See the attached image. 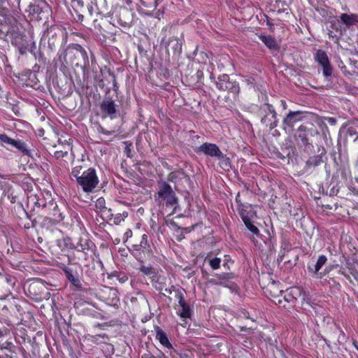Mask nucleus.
<instances>
[{"label": "nucleus", "instance_id": "1", "mask_svg": "<svg viewBox=\"0 0 358 358\" xmlns=\"http://www.w3.org/2000/svg\"><path fill=\"white\" fill-rule=\"evenodd\" d=\"M61 62L66 65L82 66L89 65V58L86 50L78 44H71L59 55Z\"/></svg>", "mask_w": 358, "mask_h": 358}, {"label": "nucleus", "instance_id": "2", "mask_svg": "<svg viewBox=\"0 0 358 358\" xmlns=\"http://www.w3.org/2000/svg\"><path fill=\"white\" fill-rule=\"evenodd\" d=\"M27 208L36 213L47 212L48 208H55L56 202L52 198L51 194L48 192L43 194L31 193L27 196Z\"/></svg>", "mask_w": 358, "mask_h": 358}, {"label": "nucleus", "instance_id": "3", "mask_svg": "<svg viewBox=\"0 0 358 358\" xmlns=\"http://www.w3.org/2000/svg\"><path fill=\"white\" fill-rule=\"evenodd\" d=\"M99 182L96 171L94 168H88L82 172V176L78 178V185L85 193H91Z\"/></svg>", "mask_w": 358, "mask_h": 358}, {"label": "nucleus", "instance_id": "4", "mask_svg": "<svg viewBox=\"0 0 358 358\" xmlns=\"http://www.w3.org/2000/svg\"><path fill=\"white\" fill-rule=\"evenodd\" d=\"M157 185V194L158 197L165 201L166 206H176L178 203V199L171 185L163 180L159 181Z\"/></svg>", "mask_w": 358, "mask_h": 358}, {"label": "nucleus", "instance_id": "5", "mask_svg": "<svg viewBox=\"0 0 358 358\" xmlns=\"http://www.w3.org/2000/svg\"><path fill=\"white\" fill-rule=\"evenodd\" d=\"M0 145L7 150H10V148L6 145H10L24 155H30V151L24 141L19 138H12L5 134H0Z\"/></svg>", "mask_w": 358, "mask_h": 358}, {"label": "nucleus", "instance_id": "6", "mask_svg": "<svg viewBox=\"0 0 358 358\" xmlns=\"http://www.w3.org/2000/svg\"><path fill=\"white\" fill-rule=\"evenodd\" d=\"M216 86L220 90L228 91L235 95L238 94L240 91L238 83L230 80L227 74H222L217 78Z\"/></svg>", "mask_w": 358, "mask_h": 358}, {"label": "nucleus", "instance_id": "7", "mask_svg": "<svg viewBox=\"0 0 358 358\" xmlns=\"http://www.w3.org/2000/svg\"><path fill=\"white\" fill-rule=\"evenodd\" d=\"M197 154H203L211 157H216L218 159H223L225 155L222 153L219 147L214 143H204L195 149Z\"/></svg>", "mask_w": 358, "mask_h": 358}, {"label": "nucleus", "instance_id": "8", "mask_svg": "<svg viewBox=\"0 0 358 358\" xmlns=\"http://www.w3.org/2000/svg\"><path fill=\"white\" fill-rule=\"evenodd\" d=\"M315 59L322 67L324 76L327 78L330 77L333 69L327 53L322 50H318L315 55Z\"/></svg>", "mask_w": 358, "mask_h": 358}, {"label": "nucleus", "instance_id": "9", "mask_svg": "<svg viewBox=\"0 0 358 358\" xmlns=\"http://www.w3.org/2000/svg\"><path fill=\"white\" fill-rule=\"evenodd\" d=\"M100 108L105 117H109L111 120L116 117L117 105L111 99L103 100L100 104Z\"/></svg>", "mask_w": 358, "mask_h": 358}, {"label": "nucleus", "instance_id": "10", "mask_svg": "<svg viewBox=\"0 0 358 358\" xmlns=\"http://www.w3.org/2000/svg\"><path fill=\"white\" fill-rule=\"evenodd\" d=\"M232 275L228 273H222L221 274H215L210 282L216 285H221L226 287H231Z\"/></svg>", "mask_w": 358, "mask_h": 358}, {"label": "nucleus", "instance_id": "11", "mask_svg": "<svg viewBox=\"0 0 358 358\" xmlns=\"http://www.w3.org/2000/svg\"><path fill=\"white\" fill-rule=\"evenodd\" d=\"M106 293L108 294L105 299L106 303L111 306H117L120 301L117 290L113 287H107Z\"/></svg>", "mask_w": 358, "mask_h": 358}, {"label": "nucleus", "instance_id": "12", "mask_svg": "<svg viewBox=\"0 0 358 358\" xmlns=\"http://www.w3.org/2000/svg\"><path fill=\"white\" fill-rule=\"evenodd\" d=\"M94 243L89 239V238L85 235L80 237L78 242L76 246V249L78 251L83 252L86 253L89 250H92Z\"/></svg>", "mask_w": 358, "mask_h": 358}, {"label": "nucleus", "instance_id": "13", "mask_svg": "<svg viewBox=\"0 0 358 358\" xmlns=\"http://www.w3.org/2000/svg\"><path fill=\"white\" fill-rule=\"evenodd\" d=\"M156 338L159 341L160 344L169 350H173V345L169 341L167 334L160 327H157L155 328Z\"/></svg>", "mask_w": 358, "mask_h": 358}, {"label": "nucleus", "instance_id": "14", "mask_svg": "<svg viewBox=\"0 0 358 358\" xmlns=\"http://www.w3.org/2000/svg\"><path fill=\"white\" fill-rule=\"evenodd\" d=\"M300 111L289 112L283 120V124L286 127H292L294 124L302 120Z\"/></svg>", "mask_w": 358, "mask_h": 358}, {"label": "nucleus", "instance_id": "15", "mask_svg": "<svg viewBox=\"0 0 358 358\" xmlns=\"http://www.w3.org/2000/svg\"><path fill=\"white\" fill-rule=\"evenodd\" d=\"M165 47L167 50L171 48L174 52L180 53L182 50V41L175 36L171 37L166 43Z\"/></svg>", "mask_w": 358, "mask_h": 358}, {"label": "nucleus", "instance_id": "16", "mask_svg": "<svg viewBox=\"0 0 358 358\" xmlns=\"http://www.w3.org/2000/svg\"><path fill=\"white\" fill-rule=\"evenodd\" d=\"M66 278L71 282V285L76 287H80L81 285L80 281L78 277L73 273V271L71 268L65 267L63 269Z\"/></svg>", "mask_w": 358, "mask_h": 358}, {"label": "nucleus", "instance_id": "17", "mask_svg": "<svg viewBox=\"0 0 358 358\" xmlns=\"http://www.w3.org/2000/svg\"><path fill=\"white\" fill-rule=\"evenodd\" d=\"M259 38L269 49H271V50L277 49L278 45V43L274 37H273L270 35H268V36L259 35Z\"/></svg>", "mask_w": 358, "mask_h": 358}, {"label": "nucleus", "instance_id": "18", "mask_svg": "<svg viewBox=\"0 0 358 358\" xmlns=\"http://www.w3.org/2000/svg\"><path fill=\"white\" fill-rule=\"evenodd\" d=\"M297 136L301 139L303 145H308L309 139L307 135L306 127L303 125H301L297 130Z\"/></svg>", "mask_w": 358, "mask_h": 358}, {"label": "nucleus", "instance_id": "19", "mask_svg": "<svg viewBox=\"0 0 358 358\" xmlns=\"http://www.w3.org/2000/svg\"><path fill=\"white\" fill-rule=\"evenodd\" d=\"M322 162V157L320 155H315L310 157L306 162V166L308 168L316 167L321 164Z\"/></svg>", "mask_w": 358, "mask_h": 358}, {"label": "nucleus", "instance_id": "20", "mask_svg": "<svg viewBox=\"0 0 358 358\" xmlns=\"http://www.w3.org/2000/svg\"><path fill=\"white\" fill-rule=\"evenodd\" d=\"M181 307V310L178 313V315L183 320L187 318H190L192 315V310L189 306L185 303L180 306Z\"/></svg>", "mask_w": 358, "mask_h": 358}, {"label": "nucleus", "instance_id": "21", "mask_svg": "<svg viewBox=\"0 0 358 358\" xmlns=\"http://www.w3.org/2000/svg\"><path fill=\"white\" fill-rule=\"evenodd\" d=\"M44 214H46L49 216H52L53 217V219L56 221V222H59L60 220H62L64 217L62 216V214L59 213V210H58V206L57 204L56 203V208H48L47 209V212L45 213Z\"/></svg>", "mask_w": 358, "mask_h": 358}, {"label": "nucleus", "instance_id": "22", "mask_svg": "<svg viewBox=\"0 0 358 358\" xmlns=\"http://www.w3.org/2000/svg\"><path fill=\"white\" fill-rule=\"evenodd\" d=\"M340 18L347 27L354 24L356 22V17L352 14L342 13Z\"/></svg>", "mask_w": 358, "mask_h": 358}, {"label": "nucleus", "instance_id": "23", "mask_svg": "<svg viewBox=\"0 0 358 358\" xmlns=\"http://www.w3.org/2000/svg\"><path fill=\"white\" fill-rule=\"evenodd\" d=\"M262 122L266 126L268 127L270 129H273L278 125V120L275 117V119H271V117L269 115H266L262 119Z\"/></svg>", "mask_w": 358, "mask_h": 358}, {"label": "nucleus", "instance_id": "24", "mask_svg": "<svg viewBox=\"0 0 358 358\" xmlns=\"http://www.w3.org/2000/svg\"><path fill=\"white\" fill-rule=\"evenodd\" d=\"M162 1L163 0H140V3L145 8H156Z\"/></svg>", "mask_w": 358, "mask_h": 358}, {"label": "nucleus", "instance_id": "25", "mask_svg": "<svg viewBox=\"0 0 358 358\" xmlns=\"http://www.w3.org/2000/svg\"><path fill=\"white\" fill-rule=\"evenodd\" d=\"M327 258L325 255H320L314 267V274H317L322 266L327 262Z\"/></svg>", "mask_w": 358, "mask_h": 358}, {"label": "nucleus", "instance_id": "26", "mask_svg": "<svg viewBox=\"0 0 358 358\" xmlns=\"http://www.w3.org/2000/svg\"><path fill=\"white\" fill-rule=\"evenodd\" d=\"M357 127H358V121L355 122L352 126L349 127L347 130L348 136L350 137L355 136L354 141H356L358 138V131Z\"/></svg>", "mask_w": 358, "mask_h": 358}, {"label": "nucleus", "instance_id": "27", "mask_svg": "<svg viewBox=\"0 0 358 358\" xmlns=\"http://www.w3.org/2000/svg\"><path fill=\"white\" fill-rule=\"evenodd\" d=\"M245 227L247 229L250 231L254 235H259V229L255 226L250 220H248L246 222H244Z\"/></svg>", "mask_w": 358, "mask_h": 358}, {"label": "nucleus", "instance_id": "28", "mask_svg": "<svg viewBox=\"0 0 358 358\" xmlns=\"http://www.w3.org/2000/svg\"><path fill=\"white\" fill-rule=\"evenodd\" d=\"M82 170H83L82 166H76L73 167L71 170V176H73V178H76V182H78V177H80L82 176V172H83Z\"/></svg>", "mask_w": 358, "mask_h": 358}, {"label": "nucleus", "instance_id": "29", "mask_svg": "<svg viewBox=\"0 0 358 358\" xmlns=\"http://www.w3.org/2000/svg\"><path fill=\"white\" fill-rule=\"evenodd\" d=\"M183 174L182 172L180 171H172L167 176V180L171 182H176V180L180 177V175Z\"/></svg>", "mask_w": 358, "mask_h": 358}, {"label": "nucleus", "instance_id": "30", "mask_svg": "<svg viewBox=\"0 0 358 358\" xmlns=\"http://www.w3.org/2000/svg\"><path fill=\"white\" fill-rule=\"evenodd\" d=\"M208 262L210 267L214 270L218 269L220 266L221 259L220 258L215 257L213 259H208Z\"/></svg>", "mask_w": 358, "mask_h": 358}, {"label": "nucleus", "instance_id": "31", "mask_svg": "<svg viewBox=\"0 0 358 358\" xmlns=\"http://www.w3.org/2000/svg\"><path fill=\"white\" fill-rule=\"evenodd\" d=\"M239 214L240 216L243 221V222H246L248 220H250V217L248 216V213H246V210L243 208V206L239 205Z\"/></svg>", "mask_w": 358, "mask_h": 358}, {"label": "nucleus", "instance_id": "32", "mask_svg": "<svg viewBox=\"0 0 358 358\" xmlns=\"http://www.w3.org/2000/svg\"><path fill=\"white\" fill-rule=\"evenodd\" d=\"M266 115H269V116L271 117V119H275V116H276V113L274 110L273 106L270 104H266Z\"/></svg>", "mask_w": 358, "mask_h": 358}, {"label": "nucleus", "instance_id": "33", "mask_svg": "<svg viewBox=\"0 0 358 358\" xmlns=\"http://www.w3.org/2000/svg\"><path fill=\"white\" fill-rule=\"evenodd\" d=\"M292 292V290L290 292L287 291L284 296L285 300L289 303H294V301L296 300V297L293 296Z\"/></svg>", "mask_w": 358, "mask_h": 358}, {"label": "nucleus", "instance_id": "34", "mask_svg": "<svg viewBox=\"0 0 358 358\" xmlns=\"http://www.w3.org/2000/svg\"><path fill=\"white\" fill-rule=\"evenodd\" d=\"M68 155V150H56L54 152V157L57 159H60L66 157Z\"/></svg>", "mask_w": 358, "mask_h": 358}, {"label": "nucleus", "instance_id": "35", "mask_svg": "<svg viewBox=\"0 0 358 358\" xmlns=\"http://www.w3.org/2000/svg\"><path fill=\"white\" fill-rule=\"evenodd\" d=\"M114 277L120 282L124 283L128 280V277L126 275H120L118 273L115 272L113 275Z\"/></svg>", "mask_w": 358, "mask_h": 358}, {"label": "nucleus", "instance_id": "36", "mask_svg": "<svg viewBox=\"0 0 358 358\" xmlns=\"http://www.w3.org/2000/svg\"><path fill=\"white\" fill-rule=\"evenodd\" d=\"M12 347H13V345L11 342L6 341L3 345L0 346V349H6L9 350L10 352H13Z\"/></svg>", "mask_w": 358, "mask_h": 358}, {"label": "nucleus", "instance_id": "37", "mask_svg": "<svg viewBox=\"0 0 358 358\" xmlns=\"http://www.w3.org/2000/svg\"><path fill=\"white\" fill-rule=\"evenodd\" d=\"M126 146L124 148V153L127 155V157H131V147L132 144L131 143L124 142Z\"/></svg>", "mask_w": 358, "mask_h": 358}, {"label": "nucleus", "instance_id": "38", "mask_svg": "<svg viewBox=\"0 0 358 358\" xmlns=\"http://www.w3.org/2000/svg\"><path fill=\"white\" fill-rule=\"evenodd\" d=\"M176 299H178V303H179V305H180H180H182V304H183V305H184V303H186V301H185V299H184V297H183V294H182V292H178V293L176 294Z\"/></svg>", "mask_w": 358, "mask_h": 358}, {"label": "nucleus", "instance_id": "39", "mask_svg": "<svg viewBox=\"0 0 358 358\" xmlns=\"http://www.w3.org/2000/svg\"><path fill=\"white\" fill-rule=\"evenodd\" d=\"M140 270L141 272H143L144 274L145 275H149L151 273V271H152V267L151 266H142L141 268H140Z\"/></svg>", "mask_w": 358, "mask_h": 358}, {"label": "nucleus", "instance_id": "40", "mask_svg": "<svg viewBox=\"0 0 358 358\" xmlns=\"http://www.w3.org/2000/svg\"><path fill=\"white\" fill-rule=\"evenodd\" d=\"M10 334V330L6 327L0 329V338H3Z\"/></svg>", "mask_w": 358, "mask_h": 358}, {"label": "nucleus", "instance_id": "41", "mask_svg": "<svg viewBox=\"0 0 358 358\" xmlns=\"http://www.w3.org/2000/svg\"><path fill=\"white\" fill-rule=\"evenodd\" d=\"M30 8H31V10L34 13H36V14L39 15L42 12V9L38 6L34 5V6H31L30 7Z\"/></svg>", "mask_w": 358, "mask_h": 358}, {"label": "nucleus", "instance_id": "42", "mask_svg": "<svg viewBox=\"0 0 358 358\" xmlns=\"http://www.w3.org/2000/svg\"><path fill=\"white\" fill-rule=\"evenodd\" d=\"M148 236L145 234H143L142 236V241L141 242V246L143 248H146V245H148Z\"/></svg>", "mask_w": 358, "mask_h": 358}, {"label": "nucleus", "instance_id": "43", "mask_svg": "<svg viewBox=\"0 0 358 358\" xmlns=\"http://www.w3.org/2000/svg\"><path fill=\"white\" fill-rule=\"evenodd\" d=\"M104 204H105V200L103 198H99V199H97L96 203V207H98L99 208H103Z\"/></svg>", "mask_w": 358, "mask_h": 358}, {"label": "nucleus", "instance_id": "44", "mask_svg": "<svg viewBox=\"0 0 358 358\" xmlns=\"http://www.w3.org/2000/svg\"><path fill=\"white\" fill-rule=\"evenodd\" d=\"M122 220H124V218L122 217L121 214L117 215L114 218V222L115 224L120 223Z\"/></svg>", "mask_w": 358, "mask_h": 358}, {"label": "nucleus", "instance_id": "45", "mask_svg": "<svg viewBox=\"0 0 358 358\" xmlns=\"http://www.w3.org/2000/svg\"><path fill=\"white\" fill-rule=\"evenodd\" d=\"M326 120L328 122V123H329L331 125H335L336 123V119L334 117H327Z\"/></svg>", "mask_w": 358, "mask_h": 358}, {"label": "nucleus", "instance_id": "46", "mask_svg": "<svg viewBox=\"0 0 358 358\" xmlns=\"http://www.w3.org/2000/svg\"><path fill=\"white\" fill-rule=\"evenodd\" d=\"M39 285H40V284H39L38 282H34L31 283V284L29 285V290H30L31 289H35V288H36Z\"/></svg>", "mask_w": 358, "mask_h": 358}, {"label": "nucleus", "instance_id": "47", "mask_svg": "<svg viewBox=\"0 0 358 358\" xmlns=\"http://www.w3.org/2000/svg\"><path fill=\"white\" fill-rule=\"evenodd\" d=\"M100 131H101L102 134H106V135H109V134H110V131H106L103 127H101Z\"/></svg>", "mask_w": 358, "mask_h": 358}, {"label": "nucleus", "instance_id": "48", "mask_svg": "<svg viewBox=\"0 0 358 358\" xmlns=\"http://www.w3.org/2000/svg\"><path fill=\"white\" fill-rule=\"evenodd\" d=\"M113 89L115 91H117L118 90V85L115 81V79H114V80H113Z\"/></svg>", "mask_w": 358, "mask_h": 358}, {"label": "nucleus", "instance_id": "49", "mask_svg": "<svg viewBox=\"0 0 358 358\" xmlns=\"http://www.w3.org/2000/svg\"><path fill=\"white\" fill-rule=\"evenodd\" d=\"M122 217L124 218V217H127L128 216V213L127 212H123L122 215H121Z\"/></svg>", "mask_w": 358, "mask_h": 358}, {"label": "nucleus", "instance_id": "50", "mask_svg": "<svg viewBox=\"0 0 358 358\" xmlns=\"http://www.w3.org/2000/svg\"><path fill=\"white\" fill-rule=\"evenodd\" d=\"M84 16L83 15H78V20L83 21Z\"/></svg>", "mask_w": 358, "mask_h": 358}, {"label": "nucleus", "instance_id": "51", "mask_svg": "<svg viewBox=\"0 0 358 358\" xmlns=\"http://www.w3.org/2000/svg\"><path fill=\"white\" fill-rule=\"evenodd\" d=\"M238 197H239V194L236 197V200L237 202H238V200H239Z\"/></svg>", "mask_w": 358, "mask_h": 358}, {"label": "nucleus", "instance_id": "52", "mask_svg": "<svg viewBox=\"0 0 358 358\" xmlns=\"http://www.w3.org/2000/svg\"><path fill=\"white\" fill-rule=\"evenodd\" d=\"M48 221H51V219H50V218H49V217H46V218L44 220V221H48Z\"/></svg>", "mask_w": 358, "mask_h": 358}, {"label": "nucleus", "instance_id": "53", "mask_svg": "<svg viewBox=\"0 0 358 358\" xmlns=\"http://www.w3.org/2000/svg\"><path fill=\"white\" fill-rule=\"evenodd\" d=\"M148 355L145 354V355H143L142 356V357H143V358H147V357H148Z\"/></svg>", "mask_w": 358, "mask_h": 358}, {"label": "nucleus", "instance_id": "54", "mask_svg": "<svg viewBox=\"0 0 358 358\" xmlns=\"http://www.w3.org/2000/svg\"><path fill=\"white\" fill-rule=\"evenodd\" d=\"M152 358H155V357H152Z\"/></svg>", "mask_w": 358, "mask_h": 358}, {"label": "nucleus", "instance_id": "55", "mask_svg": "<svg viewBox=\"0 0 358 358\" xmlns=\"http://www.w3.org/2000/svg\"><path fill=\"white\" fill-rule=\"evenodd\" d=\"M357 350H358V348H357Z\"/></svg>", "mask_w": 358, "mask_h": 358}]
</instances>
